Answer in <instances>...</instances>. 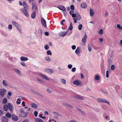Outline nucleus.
Returning a JSON list of instances; mask_svg holds the SVG:
<instances>
[{
	"mask_svg": "<svg viewBox=\"0 0 122 122\" xmlns=\"http://www.w3.org/2000/svg\"><path fill=\"white\" fill-rule=\"evenodd\" d=\"M97 101L99 102L105 103L108 104L109 105H110L109 102L107 100L103 99L98 98L97 99Z\"/></svg>",
	"mask_w": 122,
	"mask_h": 122,
	"instance_id": "nucleus-1",
	"label": "nucleus"
},
{
	"mask_svg": "<svg viewBox=\"0 0 122 122\" xmlns=\"http://www.w3.org/2000/svg\"><path fill=\"white\" fill-rule=\"evenodd\" d=\"M38 74L39 75L42 77L43 78L45 79L48 81L50 80V79L45 75L40 73H38Z\"/></svg>",
	"mask_w": 122,
	"mask_h": 122,
	"instance_id": "nucleus-2",
	"label": "nucleus"
},
{
	"mask_svg": "<svg viewBox=\"0 0 122 122\" xmlns=\"http://www.w3.org/2000/svg\"><path fill=\"white\" fill-rule=\"evenodd\" d=\"M74 84L77 86H80L81 85V81L78 80H75L73 82Z\"/></svg>",
	"mask_w": 122,
	"mask_h": 122,
	"instance_id": "nucleus-3",
	"label": "nucleus"
},
{
	"mask_svg": "<svg viewBox=\"0 0 122 122\" xmlns=\"http://www.w3.org/2000/svg\"><path fill=\"white\" fill-rule=\"evenodd\" d=\"M41 22L42 25L44 27H46V21L43 18H42L41 19Z\"/></svg>",
	"mask_w": 122,
	"mask_h": 122,
	"instance_id": "nucleus-4",
	"label": "nucleus"
},
{
	"mask_svg": "<svg viewBox=\"0 0 122 122\" xmlns=\"http://www.w3.org/2000/svg\"><path fill=\"white\" fill-rule=\"evenodd\" d=\"M1 120L2 122H8V118L5 116H3L1 118Z\"/></svg>",
	"mask_w": 122,
	"mask_h": 122,
	"instance_id": "nucleus-5",
	"label": "nucleus"
},
{
	"mask_svg": "<svg viewBox=\"0 0 122 122\" xmlns=\"http://www.w3.org/2000/svg\"><path fill=\"white\" fill-rule=\"evenodd\" d=\"M32 6L33 9H34L35 10H37V5L35 2H32Z\"/></svg>",
	"mask_w": 122,
	"mask_h": 122,
	"instance_id": "nucleus-6",
	"label": "nucleus"
},
{
	"mask_svg": "<svg viewBox=\"0 0 122 122\" xmlns=\"http://www.w3.org/2000/svg\"><path fill=\"white\" fill-rule=\"evenodd\" d=\"M20 112L23 114L22 117H27V113L25 112L21 108L20 110Z\"/></svg>",
	"mask_w": 122,
	"mask_h": 122,
	"instance_id": "nucleus-7",
	"label": "nucleus"
},
{
	"mask_svg": "<svg viewBox=\"0 0 122 122\" xmlns=\"http://www.w3.org/2000/svg\"><path fill=\"white\" fill-rule=\"evenodd\" d=\"M21 11L24 15L27 17H28L29 15L27 12L28 10H24L23 9H21Z\"/></svg>",
	"mask_w": 122,
	"mask_h": 122,
	"instance_id": "nucleus-8",
	"label": "nucleus"
},
{
	"mask_svg": "<svg viewBox=\"0 0 122 122\" xmlns=\"http://www.w3.org/2000/svg\"><path fill=\"white\" fill-rule=\"evenodd\" d=\"M23 5L24 7V10H28L29 9L28 6L26 2L24 1L23 3Z\"/></svg>",
	"mask_w": 122,
	"mask_h": 122,
	"instance_id": "nucleus-9",
	"label": "nucleus"
},
{
	"mask_svg": "<svg viewBox=\"0 0 122 122\" xmlns=\"http://www.w3.org/2000/svg\"><path fill=\"white\" fill-rule=\"evenodd\" d=\"M15 27L17 29L20 33H22V32L21 29V27L20 25L18 24V25H17Z\"/></svg>",
	"mask_w": 122,
	"mask_h": 122,
	"instance_id": "nucleus-10",
	"label": "nucleus"
},
{
	"mask_svg": "<svg viewBox=\"0 0 122 122\" xmlns=\"http://www.w3.org/2000/svg\"><path fill=\"white\" fill-rule=\"evenodd\" d=\"M58 8L60 10L63 11H65L66 10L65 7L63 5H59L58 7Z\"/></svg>",
	"mask_w": 122,
	"mask_h": 122,
	"instance_id": "nucleus-11",
	"label": "nucleus"
},
{
	"mask_svg": "<svg viewBox=\"0 0 122 122\" xmlns=\"http://www.w3.org/2000/svg\"><path fill=\"white\" fill-rule=\"evenodd\" d=\"M45 71L46 73L50 74H52L53 72V71L52 70L49 68L46 69Z\"/></svg>",
	"mask_w": 122,
	"mask_h": 122,
	"instance_id": "nucleus-12",
	"label": "nucleus"
},
{
	"mask_svg": "<svg viewBox=\"0 0 122 122\" xmlns=\"http://www.w3.org/2000/svg\"><path fill=\"white\" fill-rule=\"evenodd\" d=\"M67 33L68 32H61L59 33V35L60 36L64 37L66 35Z\"/></svg>",
	"mask_w": 122,
	"mask_h": 122,
	"instance_id": "nucleus-13",
	"label": "nucleus"
},
{
	"mask_svg": "<svg viewBox=\"0 0 122 122\" xmlns=\"http://www.w3.org/2000/svg\"><path fill=\"white\" fill-rule=\"evenodd\" d=\"M6 91V90L5 89H2L0 92V95L2 96H3L5 95V92Z\"/></svg>",
	"mask_w": 122,
	"mask_h": 122,
	"instance_id": "nucleus-14",
	"label": "nucleus"
},
{
	"mask_svg": "<svg viewBox=\"0 0 122 122\" xmlns=\"http://www.w3.org/2000/svg\"><path fill=\"white\" fill-rule=\"evenodd\" d=\"M7 105L8 107V109L10 111H11L13 109V107L11 105L10 103H8Z\"/></svg>",
	"mask_w": 122,
	"mask_h": 122,
	"instance_id": "nucleus-15",
	"label": "nucleus"
},
{
	"mask_svg": "<svg viewBox=\"0 0 122 122\" xmlns=\"http://www.w3.org/2000/svg\"><path fill=\"white\" fill-rule=\"evenodd\" d=\"M81 6L82 8H86L87 7V5L86 3H82L81 4Z\"/></svg>",
	"mask_w": 122,
	"mask_h": 122,
	"instance_id": "nucleus-16",
	"label": "nucleus"
},
{
	"mask_svg": "<svg viewBox=\"0 0 122 122\" xmlns=\"http://www.w3.org/2000/svg\"><path fill=\"white\" fill-rule=\"evenodd\" d=\"M76 19L77 20H81V17L79 13H76Z\"/></svg>",
	"mask_w": 122,
	"mask_h": 122,
	"instance_id": "nucleus-17",
	"label": "nucleus"
},
{
	"mask_svg": "<svg viewBox=\"0 0 122 122\" xmlns=\"http://www.w3.org/2000/svg\"><path fill=\"white\" fill-rule=\"evenodd\" d=\"M20 60L22 61H27L28 60V58L26 57L22 56L20 57Z\"/></svg>",
	"mask_w": 122,
	"mask_h": 122,
	"instance_id": "nucleus-18",
	"label": "nucleus"
},
{
	"mask_svg": "<svg viewBox=\"0 0 122 122\" xmlns=\"http://www.w3.org/2000/svg\"><path fill=\"white\" fill-rule=\"evenodd\" d=\"M80 47H78L75 51V53L77 54H79L80 53Z\"/></svg>",
	"mask_w": 122,
	"mask_h": 122,
	"instance_id": "nucleus-19",
	"label": "nucleus"
},
{
	"mask_svg": "<svg viewBox=\"0 0 122 122\" xmlns=\"http://www.w3.org/2000/svg\"><path fill=\"white\" fill-rule=\"evenodd\" d=\"M31 106L34 109H36L37 107V105L34 103H31Z\"/></svg>",
	"mask_w": 122,
	"mask_h": 122,
	"instance_id": "nucleus-20",
	"label": "nucleus"
},
{
	"mask_svg": "<svg viewBox=\"0 0 122 122\" xmlns=\"http://www.w3.org/2000/svg\"><path fill=\"white\" fill-rule=\"evenodd\" d=\"M12 119L15 121H17L18 120V118L17 116L14 115H13L12 116Z\"/></svg>",
	"mask_w": 122,
	"mask_h": 122,
	"instance_id": "nucleus-21",
	"label": "nucleus"
},
{
	"mask_svg": "<svg viewBox=\"0 0 122 122\" xmlns=\"http://www.w3.org/2000/svg\"><path fill=\"white\" fill-rule=\"evenodd\" d=\"M2 83L5 86H8V84L7 81L5 80H3Z\"/></svg>",
	"mask_w": 122,
	"mask_h": 122,
	"instance_id": "nucleus-22",
	"label": "nucleus"
},
{
	"mask_svg": "<svg viewBox=\"0 0 122 122\" xmlns=\"http://www.w3.org/2000/svg\"><path fill=\"white\" fill-rule=\"evenodd\" d=\"M90 11V15L91 16H93L95 14L94 12V11L91 9H90L89 10Z\"/></svg>",
	"mask_w": 122,
	"mask_h": 122,
	"instance_id": "nucleus-23",
	"label": "nucleus"
},
{
	"mask_svg": "<svg viewBox=\"0 0 122 122\" xmlns=\"http://www.w3.org/2000/svg\"><path fill=\"white\" fill-rule=\"evenodd\" d=\"M71 12H72V13H73V11L70 10L69 12L70 14L72 16V17L73 18H74L76 16V14H72L71 13Z\"/></svg>",
	"mask_w": 122,
	"mask_h": 122,
	"instance_id": "nucleus-24",
	"label": "nucleus"
},
{
	"mask_svg": "<svg viewBox=\"0 0 122 122\" xmlns=\"http://www.w3.org/2000/svg\"><path fill=\"white\" fill-rule=\"evenodd\" d=\"M76 109L80 112H81L82 114H83L84 115H86L85 113L84 112L82 111V110H81V109L79 108L78 107H77L76 108Z\"/></svg>",
	"mask_w": 122,
	"mask_h": 122,
	"instance_id": "nucleus-25",
	"label": "nucleus"
},
{
	"mask_svg": "<svg viewBox=\"0 0 122 122\" xmlns=\"http://www.w3.org/2000/svg\"><path fill=\"white\" fill-rule=\"evenodd\" d=\"M100 91L102 92L103 94H106L107 95L108 93L107 92V91L104 89H100Z\"/></svg>",
	"mask_w": 122,
	"mask_h": 122,
	"instance_id": "nucleus-26",
	"label": "nucleus"
},
{
	"mask_svg": "<svg viewBox=\"0 0 122 122\" xmlns=\"http://www.w3.org/2000/svg\"><path fill=\"white\" fill-rule=\"evenodd\" d=\"M14 71L18 75H19L20 74V71L18 69L16 68H14Z\"/></svg>",
	"mask_w": 122,
	"mask_h": 122,
	"instance_id": "nucleus-27",
	"label": "nucleus"
},
{
	"mask_svg": "<svg viewBox=\"0 0 122 122\" xmlns=\"http://www.w3.org/2000/svg\"><path fill=\"white\" fill-rule=\"evenodd\" d=\"M35 120L36 122H43V120L39 118H35Z\"/></svg>",
	"mask_w": 122,
	"mask_h": 122,
	"instance_id": "nucleus-28",
	"label": "nucleus"
},
{
	"mask_svg": "<svg viewBox=\"0 0 122 122\" xmlns=\"http://www.w3.org/2000/svg\"><path fill=\"white\" fill-rule=\"evenodd\" d=\"M3 108L5 111H7L8 109V107L7 105H4L3 106Z\"/></svg>",
	"mask_w": 122,
	"mask_h": 122,
	"instance_id": "nucleus-29",
	"label": "nucleus"
},
{
	"mask_svg": "<svg viewBox=\"0 0 122 122\" xmlns=\"http://www.w3.org/2000/svg\"><path fill=\"white\" fill-rule=\"evenodd\" d=\"M45 60L48 61H51V60L49 56H46L45 57Z\"/></svg>",
	"mask_w": 122,
	"mask_h": 122,
	"instance_id": "nucleus-30",
	"label": "nucleus"
},
{
	"mask_svg": "<svg viewBox=\"0 0 122 122\" xmlns=\"http://www.w3.org/2000/svg\"><path fill=\"white\" fill-rule=\"evenodd\" d=\"M108 65V66H110V65L112 64V61L111 59H108L107 61Z\"/></svg>",
	"mask_w": 122,
	"mask_h": 122,
	"instance_id": "nucleus-31",
	"label": "nucleus"
},
{
	"mask_svg": "<svg viewBox=\"0 0 122 122\" xmlns=\"http://www.w3.org/2000/svg\"><path fill=\"white\" fill-rule=\"evenodd\" d=\"M5 116L9 118L11 117L12 116L11 114L9 113V112H7L5 114Z\"/></svg>",
	"mask_w": 122,
	"mask_h": 122,
	"instance_id": "nucleus-32",
	"label": "nucleus"
},
{
	"mask_svg": "<svg viewBox=\"0 0 122 122\" xmlns=\"http://www.w3.org/2000/svg\"><path fill=\"white\" fill-rule=\"evenodd\" d=\"M7 102V99L6 98H4L2 100V103L3 104H5Z\"/></svg>",
	"mask_w": 122,
	"mask_h": 122,
	"instance_id": "nucleus-33",
	"label": "nucleus"
},
{
	"mask_svg": "<svg viewBox=\"0 0 122 122\" xmlns=\"http://www.w3.org/2000/svg\"><path fill=\"white\" fill-rule=\"evenodd\" d=\"M73 29V26L72 24L71 23L70 26L68 29L69 30H72Z\"/></svg>",
	"mask_w": 122,
	"mask_h": 122,
	"instance_id": "nucleus-34",
	"label": "nucleus"
},
{
	"mask_svg": "<svg viewBox=\"0 0 122 122\" xmlns=\"http://www.w3.org/2000/svg\"><path fill=\"white\" fill-rule=\"evenodd\" d=\"M36 16V13L35 12H33L31 14V17L33 19H34Z\"/></svg>",
	"mask_w": 122,
	"mask_h": 122,
	"instance_id": "nucleus-35",
	"label": "nucleus"
},
{
	"mask_svg": "<svg viewBox=\"0 0 122 122\" xmlns=\"http://www.w3.org/2000/svg\"><path fill=\"white\" fill-rule=\"evenodd\" d=\"M12 24L13 26L15 27L17 25H18V24L16 22L14 21H12Z\"/></svg>",
	"mask_w": 122,
	"mask_h": 122,
	"instance_id": "nucleus-36",
	"label": "nucleus"
},
{
	"mask_svg": "<svg viewBox=\"0 0 122 122\" xmlns=\"http://www.w3.org/2000/svg\"><path fill=\"white\" fill-rule=\"evenodd\" d=\"M88 50L89 51L91 52L92 51V48L91 47L90 45L89 44H88Z\"/></svg>",
	"mask_w": 122,
	"mask_h": 122,
	"instance_id": "nucleus-37",
	"label": "nucleus"
},
{
	"mask_svg": "<svg viewBox=\"0 0 122 122\" xmlns=\"http://www.w3.org/2000/svg\"><path fill=\"white\" fill-rule=\"evenodd\" d=\"M46 54L47 55H52V53L50 50H48L46 52Z\"/></svg>",
	"mask_w": 122,
	"mask_h": 122,
	"instance_id": "nucleus-38",
	"label": "nucleus"
},
{
	"mask_svg": "<svg viewBox=\"0 0 122 122\" xmlns=\"http://www.w3.org/2000/svg\"><path fill=\"white\" fill-rule=\"evenodd\" d=\"M36 79L37 81L39 82L40 83H41L43 82V81L42 80L38 78L37 77H36Z\"/></svg>",
	"mask_w": 122,
	"mask_h": 122,
	"instance_id": "nucleus-39",
	"label": "nucleus"
},
{
	"mask_svg": "<svg viewBox=\"0 0 122 122\" xmlns=\"http://www.w3.org/2000/svg\"><path fill=\"white\" fill-rule=\"evenodd\" d=\"M76 98L80 100H83V98L81 96L78 95L77 96Z\"/></svg>",
	"mask_w": 122,
	"mask_h": 122,
	"instance_id": "nucleus-40",
	"label": "nucleus"
},
{
	"mask_svg": "<svg viewBox=\"0 0 122 122\" xmlns=\"http://www.w3.org/2000/svg\"><path fill=\"white\" fill-rule=\"evenodd\" d=\"M103 30L102 29H101L99 30L98 33L100 35H102L103 34Z\"/></svg>",
	"mask_w": 122,
	"mask_h": 122,
	"instance_id": "nucleus-41",
	"label": "nucleus"
},
{
	"mask_svg": "<svg viewBox=\"0 0 122 122\" xmlns=\"http://www.w3.org/2000/svg\"><path fill=\"white\" fill-rule=\"evenodd\" d=\"M61 81L62 83H63L64 84H65L66 83V81L65 80V79H61Z\"/></svg>",
	"mask_w": 122,
	"mask_h": 122,
	"instance_id": "nucleus-42",
	"label": "nucleus"
},
{
	"mask_svg": "<svg viewBox=\"0 0 122 122\" xmlns=\"http://www.w3.org/2000/svg\"><path fill=\"white\" fill-rule=\"evenodd\" d=\"M117 27L119 29L122 30V27L120 26V25L117 24Z\"/></svg>",
	"mask_w": 122,
	"mask_h": 122,
	"instance_id": "nucleus-43",
	"label": "nucleus"
},
{
	"mask_svg": "<svg viewBox=\"0 0 122 122\" xmlns=\"http://www.w3.org/2000/svg\"><path fill=\"white\" fill-rule=\"evenodd\" d=\"M82 26L81 24H80L78 25V28L79 30H81L82 29Z\"/></svg>",
	"mask_w": 122,
	"mask_h": 122,
	"instance_id": "nucleus-44",
	"label": "nucleus"
},
{
	"mask_svg": "<svg viewBox=\"0 0 122 122\" xmlns=\"http://www.w3.org/2000/svg\"><path fill=\"white\" fill-rule=\"evenodd\" d=\"M95 79L97 81L99 80L100 79V77L98 75L96 76L95 77Z\"/></svg>",
	"mask_w": 122,
	"mask_h": 122,
	"instance_id": "nucleus-45",
	"label": "nucleus"
},
{
	"mask_svg": "<svg viewBox=\"0 0 122 122\" xmlns=\"http://www.w3.org/2000/svg\"><path fill=\"white\" fill-rule=\"evenodd\" d=\"M35 94L36 95L41 97H42L43 96V95H42L40 94L39 93L37 92H36Z\"/></svg>",
	"mask_w": 122,
	"mask_h": 122,
	"instance_id": "nucleus-46",
	"label": "nucleus"
},
{
	"mask_svg": "<svg viewBox=\"0 0 122 122\" xmlns=\"http://www.w3.org/2000/svg\"><path fill=\"white\" fill-rule=\"evenodd\" d=\"M115 68L114 65H112L111 66V69L112 70H114Z\"/></svg>",
	"mask_w": 122,
	"mask_h": 122,
	"instance_id": "nucleus-47",
	"label": "nucleus"
},
{
	"mask_svg": "<svg viewBox=\"0 0 122 122\" xmlns=\"http://www.w3.org/2000/svg\"><path fill=\"white\" fill-rule=\"evenodd\" d=\"M45 49L46 50H48L49 49V46L48 45H46L44 47Z\"/></svg>",
	"mask_w": 122,
	"mask_h": 122,
	"instance_id": "nucleus-48",
	"label": "nucleus"
},
{
	"mask_svg": "<svg viewBox=\"0 0 122 122\" xmlns=\"http://www.w3.org/2000/svg\"><path fill=\"white\" fill-rule=\"evenodd\" d=\"M70 8L72 10H74V5H71L70 6Z\"/></svg>",
	"mask_w": 122,
	"mask_h": 122,
	"instance_id": "nucleus-49",
	"label": "nucleus"
},
{
	"mask_svg": "<svg viewBox=\"0 0 122 122\" xmlns=\"http://www.w3.org/2000/svg\"><path fill=\"white\" fill-rule=\"evenodd\" d=\"M8 28L10 30H11L12 29V26L11 25H9Z\"/></svg>",
	"mask_w": 122,
	"mask_h": 122,
	"instance_id": "nucleus-50",
	"label": "nucleus"
},
{
	"mask_svg": "<svg viewBox=\"0 0 122 122\" xmlns=\"http://www.w3.org/2000/svg\"><path fill=\"white\" fill-rule=\"evenodd\" d=\"M3 111L0 110V116H1L3 115Z\"/></svg>",
	"mask_w": 122,
	"mask_h": 122,
	"instance_id": "nucleus-51",
	"label": "nucleus"
},
{
	"mask_svg": "<svg viewBox=\"0 0 122 122\" xmlns=\"http://www.w3.org/2000/svg\"><path fill=\"white\" fill-rule=\"evenodd\" d=\"M82 42L83 43L84 45H85L86 42V40L82 38Z\"/></svg>",
	"mask_w": 122,
	"mask_h": 122,
	"instance_id": "nucleus-52",
	"label": "nucleus"
},
{
	"mask_svg": "<svg viewBox=\"0 0 122 122\" xmlns=\"http://www.w3.org/2000/svg\"><path fill=\"white\" fill-rule=\"evenodd\" d=\"M53 113L54 114V115H56L58 116H60V114H59L57 113L54 112H53Z\"/></svg>",
	"mask_w": 122,
	"mask_h": 122,
	"instance_id": "nucleus-53",
	"label": "nucleus"
},
{
	"mask_svg": "<svg viewBox=\"0 0 122 122\" xmlns=\"http://www.w3.org/2000/svg\"><path fill=\"white\" fill-rule=\"evenodd\" d=\"M109 77V71H107L106 72V77L107 78H108Z\"/></svg>",
	"mask_w": 122,
	"mask_h": 122,
	"instance_id": "nucleus-54",
	"label": "nucleus"
},
{
	"mask_svg": "<svg viewBox=\"0 0 122 122\" xmlns=\"http://www.w3.org/2000/svg\"><path fill=\"white\" fill-rule=\"evenodd\" d=\"M71 48L72 50H74L76 49V46L75 45H73L72 46Z\"/></svg>",
	"mask_w": 122,
	"mask_h": 122,
	"instance_id": "nucleus-55",
	"label": "nucleus"
},
{
	"mask_svg": "<svg viewBox=\"0 0 122 122\" xmlns=\"http://www.w3.org/2000/svg\"><path fill=\"white\" fill-rule=\"evenodd\" d=\"M72 67V65L71 64H69L68 66V68L70 69H71Z\"/></svg>",
	"mask_w": 122,
	"mask_h": 122,
	"instance_id": "nucleus-56",
	"label": "nucleus"
},
{
	"mask_svg": "<svg viewBox=\"0 0 122 122\" xmlns=\"http://www.w3.org/2000/svg\"><path fill=\"white\" fill-rule=\"evenodd\" d=\"M76 70V68L75 67L73 68L71 70L72 72H74Z\"/></svg>",
	"mask_w": 122,
	"mask_h": 122,
	"instance_id": "nucleus-57",
	"label": "nucleus"
},
{
	"mask_svg": "<svg viewBox=\"0 0 122 122\" xmlns=\"http://www.w3.org/2000/svg\"><path fill=\"white\" fill-rule=\"evenodd\" d=\"M38 112L37 111H35L34 112V116L35 117H36L38 115Z\"/></svg>",
	"mask_w": 122,
	"mask_h": 122,
	"instance_id": "nucleus-58",
	"label": "nucleus"
},
{
	"mask_svg": "<svg viewBox=\"0 0 122 122\" xmlns=\"http://www.w3.org/2000/svg\"><path fill=\"white\" fill-rule=\"evenodd\" d=\"M67 107H68L70 108H73V107H72V106L71 105L69 104H68V105L67 106Z\"/></svg>",
	"mask_w": 122,
	"mask_h": 122,
	"instance_id": "nucleus-59",
	"label": "nucleus"
},
{
	"mask_svg": "<svg viewBox=\"0 0 122 122\" xmlns=\"http://www.w3.org/2000/svg\"><path fill=\"white\" fill-rule=\"evenodd\" d=\"M8 94L9 96H11L12 95V92H8Z\"/></svg>",
	"mask_w": 122,
	"mask_h": 122,
	"instance_id": "nucleus-60",
	"label": "nucleus"
},
{
	"mask_svg": "<svg viewBox=\"0 0 122 122\" xmlns=\"http://www.w3.org/2000/svg\"><path fill=\"white\" fill-rule=\"evenodd\" d=\"M23 66H25V63L24 62H22L20 63Z\"/></svg>",
	"mask_w": 122,
	"mask_h": 122,
	"instance_id": "nucleus-61",
	"label": "nucleus"
},
{
	"mask_svg": "<svg viewBox=\"0 0 122 122\" xmlns=\"http://www.w3.org/2000/svg\"><path fill=\"white\" fill-rule=\"evenodd\" d=\"M45 34L46 36H48L49 35V33L47 31L45 32Z\"/></svg>",
	"mask_w": 122,
	"mask_h": 122,
	"instance_id": "nucleus-62",
	"label": "nucleus"
},
{
	"mask_svg": "<svg viewBox=\"0 0 122 122\" xmlns=\"http://www.w3.org/2000/svg\"><path fill=\"white\" fill-rule=\"evenodd\" d=\"M87 37V36L86 34H85V35L84 36L83 38L84 39H85L86 40Z\"/></svg>",
	"mask_w": 122,
	"mask_h": 122,
	"instance_id": "nucleus-63",
	"label": "nucleus"
},
{
	"mask_svg": "<svg viewBox=\"0 0 122 122\" xmlns=\"http://www.w3.org/2000/svg\"><path fill=\"white\" fill-rule=\"evenodd\" d=\"M47 92L49 93H51V91H49V89H47Z\"/></svg>",
	"mask_w": 122,
	"mask_h": 122,
	"instance_id": "nucleus-64",
	"label": "nucleus"
}]
</instances>
